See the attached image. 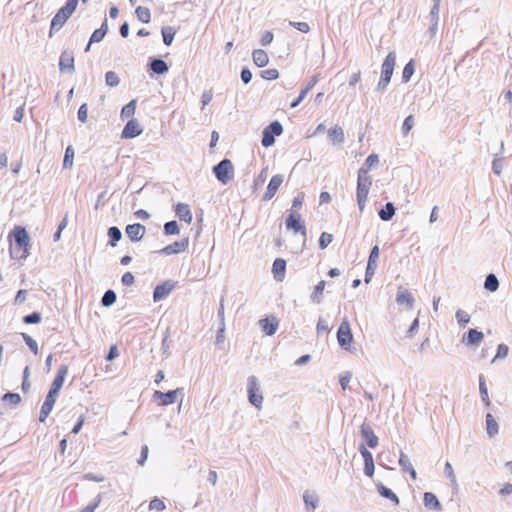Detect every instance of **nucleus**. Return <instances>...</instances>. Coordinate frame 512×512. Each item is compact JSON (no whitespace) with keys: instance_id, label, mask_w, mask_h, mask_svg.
<instances>
[{"instance_id":"f257e3e1","label":"nucleus","mask_w":512,"mask_h":512,"mask_svg":"<svg viewBox=\"0 0 512 512\" xmlns=\"http://www.w3.org/2000/svg\"><path fill=\"white\" fill-rule=\"evenodd\" d=\"M15 250L10 249L11 257L26 259L29 256L30 237L24 227L16 226L13 230Z\"/></svg>"},{"instance_id":"f03ea898","label":"nucleus","mask_w":512,"mask_h":512,"mask_svg":"<svg viewBox=\"0 0 512 512\" xmlns=\"http://www.w3.org/2000/svg\"><path fill=\"white\" fill-rule=\"evenodd\" d=\"M372 180L366 168L358 170L356 199L360 212L364 211Z\"/></svg>"},{"instance_id":"7ed1b4c3","label":"nucleus","mask_w":512,"mask_h":512,"mask_svg":"<svg viewBox=\"0 0 512 512\" xmlns=\"http://www.w3.org/2000/svg\"><path fill=\"white\" fill-rule=\"evenodd\" d=\"M396 63V55L394 52L388 53V55L385 57L382 67H381V77L380 80L376 86V91L378 92H384L389 85L394 67Z\"/></svg>"},{"instance_id":"20e7f679","label":"nucleus","mask_w":512,"mask_h":512,"mask_svg":"<svg viewBox=\"0 0 512 512\" xmlns=\"http://www.w3.org/2000/svg\"><path fill=\"white\" fill-rule=\"evenodd\" d=\"M213 174L216 179L226 185L233 179L234 176V166L230 159L224 158L218 164L213 166Z\"/></svg>"},{"instance_id":"39448f33","label":"nucleus","mask_w":512,"mask_h":512,"mask_svg":"<svg viewBox=\"0 0 512 512\" xmlns=\"http://www.w3.org/2000/svg\"><path fill=\"white\" fill-rule=\"evenodd\" d=\"M248 400L254 407L260 409L263 403V395L256 376L252 375L247 380Z\"/></svg>"},{"instance_id":"423d86ee","label":"nucleus","mask_w":512,"mask_h":512,"mask_svg":"<svg viewBox=\"0 0 512 512\" xmlns=\"http://www.w3.org/2000/svg\"><path fill=\"white\" fill-rule=\"evenodd\" d=\"M283 132V126L278 121H272L268 126L263 129L261 144L263 147L268 148L275 143V137L280 136Z\"/></svg>"},{"instance_id":"0eeeda50","label":"nucleus","mask_w":512,"mask_h":512,"mask_svg":"<svg viewBox=\"0 0 512 512\" xmlns=\"http://www.w3.org/2000/svg\"><path fill=\"white\" fill-rule=\"evenodd\" d=\"M68 373V366L67 365H61L57 371V374L52 381V384L50 386V389L48 391V394L46 395L47 398L52 399L54 401L57 400V397L59 395V392L64 384L65 378Z\"/></svg>"},{"instance_id":"6e6552de","label":"nucleus","mask_w":512,"mask_h":512,"mask_svg":"<svg viewBox=\"0 0 512 512\" xmlns=\"http://www.w3.org/2000/svg\"><path fill=\"white\" fill-rule=\"evenodd\" d=\"M337 340L341 348L350 350V346L353 341V334L351 331L350 323L347 319H344L338 328Z\"/></svg>"},{"instance_id":"1a4fd4ad","label":"nucleus","mask_w":512,"mask_h":512,"mask_svg":"<svg viewBox=\"0 0 512 512\" xmlns=\"http://www.w3.org/2000/svg\"><path fill=\"white\" fill-rule=\"evenodd\" d=\"M285 225L288 230H292L294 233H301L303 236H306L307 234L305 223L302 220L301 215L295 210H290L285 220Z\"/></svg>"},{"instance_id":"9d476101","label":"nucleus","mask_w":512,"mask_h":512,"mask_svg":"<svg viewBox=\"0 0 512 512\" xmlns=\"http://www.w3.org/2000/svg\"><path fill=\"white\" fill-rule=\"evenodd\" d=\"M184 394L183 388H177L175 390H169L167 392H162L159 390H156L153 394V398L155 400H160L159 405L161 406H168L171 404H174L177 400L178 395Z\"/></svg>"},{"instance_id":"9b49d317","label":"nucleus","mask_w":512,"mask_h":512,"mask_svg":"<svg viewBox=\"0 0 512 512\" xmlns=\"http://www.w3.org/2000/svg\"><path fill=\"white\" fill-rule=\"evenodd\" d=\"M71 16V13L60 8L51 20L49 37H52L54 32L59 31Z\"/></svg>"},{"instance_id":"f8f14e48","label":"nucleus","mask_w":512,"mask_h":512,"mask_svg":"<svg viewBox=\"0 0 512 512\" xmlns=\"http://www.w3.org/2000/svg\"><path fill=\"white\" fill-rule=\"evenodd\" d=\"M143 129L138 123V121L135 118H131L128 120V122L125 124L122 133L121 138L122 139H133L140 134H142Z\"/></svg>"},{"instance_id":"ddd939ff","label":"nucleus","mask_w":512,"mask_h":512,"mask_svg":"<svg viewBox=\"0 0 512 512\" xmlns=\"http://www.w3.org/2000/svg\"><path fill=\"white\" fill-rule=\"evenodd\" d=\"M175 282L171 280L164 281L161 284H158L153 291V300L154 302H159L165 299L174 289Z\"/></svg>"},{"instance_id":"4468645a","label":"nucleus","mask_w":512,"mask_h":512,"mask_svg":"<svg viewBox=\"0 0 512 512\" xmlns=\"http://www.w3.org/2000/svg\"><path fill=\"white\" fill-rule=\"evenodd\" d=\"M284 181V176L281 174H276L272 176L270 179L266 192L263 195V201H269L271 200L275 194L277 193L279 187L282 185Z\"/></svg>"},{"instance_id":"2eb2a0df","label":"nucleus","mask_w":512,"mask_h":512,"mask_svg":"<svg viewBox=\"0 0 512 512\" xmlns=\"http://www.w3.org/2000/svg\"><path fill=\"white\" fill-rule=\"evenodd\" d=\"M59 70L62 73H72L75 70L73 52L64 50L59 58Z\"/></svg>"},{"instance_id":"dca6fc26","label":"nucleus","mask_w":512,"mask_h":512,"mask_svg":"<svg viewBox=\"0 0 512 512\" xmlns=\"http://www.w3.org/2000/svg\"><path fill=\"white\" fill-rule=\"evenodd\" d=\"M189 245V238H183L180 241H175L172 244H169L162 248L159 253L163 255H173L184 252Z\"/></svg>"},{"instance_id":"f3484780","label":"nucleus","mask_w":512,"mask_h":512,"mask_svg":"<svg viewBox=\"0 0 512 512\" xmlns=\"http://www.w3.org/2000/svg\"><path fill=\"white\" fill-rule=\"evenodd\" d=\"M359 451L363 457L364 460V474L368 477H372L374 475V460L372 453L364 446V444H361L359 446Z\"/></svg>"},{"instance_id":"a211bd4d","label":"nucleus","mask_w":512,"mask_h":512,"mask_svg":"<svg viewBox=\"0 0 512 512\" xmlns=\"http://www.w3.org/2000/svg\"><path fill=\"white\" fill-rule=\"evenodd\" d=\"M146 228L140 223L129 224L125 228V233L132 242H139L145 235Z\"/></svg>"},{"instance_id":"6ab92c4d","label":"nucleus","mask_w":512,"mask_h":512,"mask_svg":"<svg viewBox=\"0 0 512 512\" xmlns=\"http://www.w3.org/2000/svg\"><path fill=\"white\" fill-rule=\"evenodd\" d=\"M360 433L368 447L375 448L378 445V437L369 424L364 422L360 427Z\"/></svg>"},{"instance_id":"aec40b11","label":"nucleus","mask_w":512,"mask_h":512,"mask_svg":"<svg viewBox=\"0 0 512 512\" xmlns=\"http://www.w3.org/2000/svg\"><path fill=\"white\" fill-rule=\"evenodd\" d=\"M396 302L398 305H405L408 310H411L413 309L415 299L407 289L400 287L396 295Z\"/></svg>"},{"instance_id":"412c9836","label":"nucleus","mask_w":512,"mask_h":512,"mask_svg":"<svg viewBox=\"0 0 512 512\" xmlns=\"http://www.w3.org/2000/svg\"><path fill=\"white\" fill-rule=\"evenodd\" d=\"M278 324L279 323H278V320L276 319V317H271V318L266 317L259 321V325H260L261 329L268 336H272L276 333Z\"/></svg>"},{"instance_id":"4be33fe9","label":"nucleus","mask_w":512,"mask_h":512,"mask_svg":"<svg viewBox=\"0 0 512 512\" xmlns=\"http://www.w3.org/2000/svg\"><path fill=\"white\" fill-rule=\"evenodd\" d=\"M175 214L181 221L188 224L192 222V212L188 204L177 203L175 206Z\"/></svg>"},{"instance_id":"5701e85b","label":"nucleus","mask_w":512,"mask_h":512,"mask_svg":"<svg viewBox=\"0 0 512 512\" xmlns=\"http://www.w3.org/2000/svg\"><path fill=\"white\" fill-rule=\"evenodd\" d=\"M149 68L158 75H163L169 70L168 64L161 58H151L149 61Z\"/></svg>"},{"instance_id":"b1692460","label":"nucleus","mask_w":512,"mask_h":512,"mask_svg":"<svg viewBox=\"0 0 512 512\" xmlns=\"http://www.w3.org/2000/svg\"><path fill=\"white\" fill-rule=\"evenodd\" d=\"M484 338V334L481 331H478L477 329L471 328L468 330L466 336L463 338V342H465L467 345H477L479 344Z\"/></svg>"},{"instance_id":"393cba45","label":"nucleus","mask_w":512,"mask_h":512,"mask_svg":"<svg viewBox=\"0 0 512 512\" xmlns=\"http://www.w3.org/2000/svg\"><path fill=\"white\" fill-rule=\"evenodd\" d=\"M303 501L307 510H314L319 504V497L315 491L306 490L303 493Z\"/></svg>"},{"instance_id":"a878e982","label":"nucleus","mask_w":512,"mask_h":512,"mask_svg":"<svg viewBox=\"0 0 512 512\" xmlns=\"http://www.w3.org/2000/svg\"><path fill=\"white\" fill-rule=\"evenodd\" d=\"M424 506L436 511L442 510V505L436 495L432 492H425L423 496Z\"/></svg>"},{"instance_id":"bb28decb","label":"nucleus","mask_w":512,"mask_h":512,"mask_svg":"<svg viewBox=\"0 0 512 512\" xmlns=\"http://www.w3.org/2000/svg\"><path fill=\"white\" fill-rule=\"evenodd\" d=\"M286 270V261L282 258H276L272 265V272L274 274V278L278 281H281L284 278Z\"/></svg>"},{"instance_id":"cd10ccee","label":"nucleus","mask_w":512,"mask_h":512,"mask_svg":"<svg viewBox=\"0 0 512 512\" xmlns=\"http://www.w3.org/2000/svg\"><path fill=\"white\" fill-rule=\"evenodd\" d=\"M328 138L333 144H342L345 141L344 131L342 127L335 125L328 130Z\"/></svg>"},{"instance_id":"c85d7f7f","label":"nucleus","mask_w":512,"mask_h":512,"mask_svg":"<svg viewBox=\"0 0 512 512\" xmlns=\"http://www.w3.org/2000/svg\"><path fill=\"white\" fill-rule=\"evenodd\" d=\"M253 62L257 67H265L269 62V57L263 49H256L252 52Z\"/></svg>"},{"instance_id":"c756f323","label":"nucleus","mask_w":512,"mask_h":512,"mask_svg":"<svg viewBox=\"0 0 512 512\" xmlns=\"http://www.w3.org/2000/svg\"><path fill=\"white\" fill-rule=\"evenodd\" d=\"M107 32H108L107 19H104L100 28L96 29L90 36V44L98 43V42L102 41L103 38L105 37V35L107 34Z\"/></svg>"},{"instance_id":"7c9ffc66","label":"nucleus","mask_w":512,"mask_h":512,"mask_svg":"<svg viewBox=\"0 0 512 512\" xmlns=\"http://www.w3.org/2000/svg\"><path fill=\"white\" fill-rule=\"evenodd\" d=\"M395 207L392 202H387L383 208L378 212V215L382 221L388 222L395 215Z\"/></svg>"},{"instance_id":"2f4dec72","label":"nucleus","mask_w":512,"mask_h":512,"mask_svg":"<svg viewBox=\"0 0 512 512\" xmlns=\"http://www.w3.org/2000/svg\"><path fill=\"white\" fill-rule=\"evenodd\" d=\"M326 282L324 280H321L318 282V284L314 287L313 292L310 295V300L315 304H320L323 300V291L325 289Z\"/></svg>"},{"instance_id":"473e14b6","label":"nucleus","mask_w":512,"mask_h":512,"mask_svg":"<svg viewBox=\"0 0 512 512\" xmlns=\"http://www.w3.org/2000/svg\"><path fill=\"white\" fill-rule=\"evenodd\" d=\"M107 235L109 237L108 245L116 247L117 243L122 239V232L117 226L108 228Z\"/></svg>"},{"instance_id":"72a5a7b5","label":"nucleus","mask_w":512,"mask_h":512,"mask_svg":"<svg viewBox=\"0 0 512 512\" xmlns=\"http://www.w3.org/2000/svg\"><path fill=\"white\" fill-rule=\"evenodd\" d=\"M479 393L482 402L485 404L486 407H489L491 405V401L488 395V389L483 374L479 375Z\"/></svg>"},{"instance_id":"f704fd0d","label":"nucleus","mask_w":512,"mask_h":512,"mask_svg":"<svg viewBox=\"0 0 512 512\" xmlns=\"http://www.w3.org/2000/svg\"><path fill=\"white\" fill-rule=\"evenodd\" d=\"M486 431L489 437H493L499 432V425L491 413L486 414Z\"/></svg>"},{"instance_id":"c9c22d12","label":"nucleus","mask_w":512,"mask_h":512,"mask_svg":"<svg viewBox=\"0 0 512 512\" xmlns=\"http://www.w3.org/2000/svg\"><path fill=\"white\" fill-rule=\"evenodd\" d=\"M377 491L382 497L390 499L395 504H399L398 496L390 488L386 487L382 483L377 484Z\"/></svg>"},{"instance_id":"e433bc0d","label":"nucleus","mask_w":512,"mask_h":512,"mask_svg":"<svg viewBox=\"0 0 512 512\" xmlns=\"http://www.w3.org/2000/svg\"><path fill=\"white\" fill-rule=\"evenodd\" d=\"M439 7H431L430 13H429V20H430V27L429 31L432 35H434L437 31L438 22H439Z\"/></svg>"},{"instance_id":"4c0bfd02","label":"nucleus","mask_w":512,"mask_h":512,"mask_svg":"<svg viewBox=\"0 0 512 512\" xmlns=\"http://www.w3.org/2000/svg\"><path fill=\"white\" fill-rule=\"evenodd\" d=\"M499 288V280L495 274L489 273L484 281V289L489 292H496Z\"/></svg>"},{"instance_id":"58836bf2","label":"nucleus","mask_w":512,"mask_h":512,"mask_svg":"<svg viewBox=\"0 0 512 512\" xmlns=\"http://www.w3.org/2000/svg\"><path fill=\"white\" fill-rule=\"evenodd\" d=\"M161 34L163 37V43L166 46H170L174 40L176 29L172 26H163L161 29Z\"/></svg>"},{"instance_id":"ea45409f","label":"nucleus","mask_w":512,"mask_h":512,"mask_svg":"<svg viewBox=\"0 0 512 512\" xmlns=\"http://www.w3.org/2000/svg\"><path fill=\"white\" fill-rule=\"evenodd\" d=\"M135 110H136V100L133 99L122 107L121 114H120L121 118L126 119L129 117H132L135 114Z\"/></svg>"},{"instance_id":"a19ab883","label":"nucleus","mask_w":512,"mask_h":512,"mask_svg":"<svg viewBox=\"0 0 512 512\" xmlns=\"http://www.w3.org/2000/svg\"><path fill=\"white\" fill-rule=\"evenodd\" d=\"M116 299V293L113 290L108 289L101 298V304L104 307H110L116 302Z\"/></svg>"},{"instance_id":"79ce46f5","label":"nucleus","mask_w":512,"mask_h":512,"mask_svg":"<svg viewBox=\"0 0 512 512\" xmlns=\"http://www.w3.org/2000/svg\"><path fill=\"white\" fill-rule=\"evenodd\" d=\"M136 16L139 21L149 23L151 20V13L147 7L138 6L135 10Z\"/></svg>"},{"instance_id":"37998d69","label":"nucleus","mask_w":512,"mask_h":512,"mask_svg":"<svg viewBox=\"0 0 512 512\" xmlns=\"http://www.w3.org/2000/svg\"><path fill=\"white\" fill-rule=\"evenodd\" d=\"M415 72L414 61L411 59L403 68L402 82L407 83Z\"/></svg>"},{"instance_id":"c03bdc74","label":"nucleus","mask_w":512,"mask_h":512,"mask_svg":"<svg viewBox=\"0 0 512 512\" xmlns=\"http://www.w3.org/2000/svg\"><path fill=\"white\" fill-rule=\"evenodd\" d=\"M21 400V396L18 393L7 392L2 396V401L9 403L13 407L18 405Z\"/></svg>"},{"instance_id":"a18cd8bd","label":"nucleus","mask_w":512,"mask_h":512,"mask_svg":"<svg viewBox=\"0 0 512 512\" xmlns=\"http://www.w3.org/2000/svg\"><path fill=\"white\" fill-rule=\"evenodd\" d=\"M105 82L109 87H116L120 83V78L114 71H108L105 74Z\"/></svg>"},{"instance_id":"49530a36","label":"nucleus","mask_w":512,"mask_h":512,"mask_svg":"<svg viewBox=\"0 0 512 512\" xmlns=\"http://www.w3.org/2000/svg\"><path fill=\"white\" fill-rule=\"evenodd\" d=\"M74 149L71 145H69L65 150V155L63 159V168H70L73 165L74 159Z\"/></svg>"},{"instance_id":"de8ad7c7","label":"nucleus","mask_w":512,"mask_h":512,"mask_svg":"<svg viewBox=\"0 0 512 512\" xmlns=\"http://www.w3.org/2000/svg\"><path fill=\"white\" fill-rule=\"evenodd\" d=\"M164 233L166 235H176L179 233V225L177 221L171 220L164 224Z\"/></svg>"},{"instance_id":"09e8293b","label":"nucleus","mask_w":512,"mask_h":512,"mask_svg":"<svg viewBox=\"0 0 512 512\" xmlns=\"http://www.w3.org/2000/svg\"><path fill=\"white\" fill-rule=\"evenodd\" d=\"M455 317L460 327H465L470 322V315L461 309L456 311Z\"/></svg>"},{"instance_id":"8fccbe9b","label":"nucleus","mask_w":512,"mask_h":512,"mask_svg":"<svg viewBox=\"0 0 512 512\" xmlns=\"http://www.w3.org/2000/svg\"><path fill=\"white\" fill-rule=\"evenodd\" d=\"M21 335H22V338L25 341L26 345L31 350V352L33 354L37 355L39 352L37 342L30 335H28L26 333H21Z\"/></svg>"},{"instance_id":"3c124183","label":"nucleus","mask_w":512,"mask_h":512,"mask_svg":"<svg viewBox=\"0 0 512 512\" xmlns=\"http://www.w3.org/2000/svg\"><path fill=\"white\" fill-rule=\"evenodd\" d=\"M378 163H379L378 155L375 153H372L366 158V160L361 168H366V172L369 173V169L376 166Z\"/></svg>"},{"instance_id":"603ef678","label":"nucleus","mask_w":512,"mask_h":512,"mask_svg":"<svg viewBox=\"0 0 512 512\" xmlns=\"http://www.w3.org/2000/svg\"><path fill=\"white\" fill-rule=\"evenodd\" d=\"M41 314L37 311L35 312H32L28 315H25L23 318H22V321L25 323V324H38L40 321H41Z\"/></svg>"},{"instance_id":"864d4df0","label":"nucleus","mask_w":512,"mask_h":512,"mask_svg":"<svg viewBox=\"0 0 512 512\" xmlns=\"http://www.w3.org/2000/svg\"><path fill=\"white\" fill-rule=\"evenodd\" d=\"M332 240H333L332 234H330L328 232H323L319 238V248L322 250L327 248L328 245L332 242Z\"/></svg>"},{"instance_id":"5fc2aeb1","label":"nucleus","mask_w":512,"mask_h":512,"mask_svg":"<svg viewBox=\"0 0 512 512\" xmlns=\"http://www.w3.org/2000/svg\"><path fill=\"white\" fill-rule=\"evenodd\" d=\"M509 348L506 344H499L497 347V352L495 357L492 359V363H494L497 359L505 358L508 355Z\"/></svg>"},{"instance_id":"6e6d98bb","label":"nucleus","mask_w":512,"mask_h":512,"mask_svg":"<svg viewBox=\"0 0 512 512\" xmlns=\"http://www.w3.org/2000/svg\"><path fill=\"white\" fill-rule=\"evenodd\" d=\"M217 316L220 319L219 332H224L225 322H224V298L223 297L220 299Z\"/></svg>"},{"instance_id":"4d7b16f0","label":"nucleus","mask_w":512,"mask_h":512,"mask_svg":"<svg viewBox=\"0 0 512 512\" xmlns=\"http://www.w3.org/2000/svg\"><path fill=\"white\" fill-rule=\"evenodd\" d=\"M376 268H377V264L369 263V262L367 263L365 277H364L365 283L368 284L371 281L373 275L375 274Z\"/></svg>"},{"instance_id":"13d9d810","label":"nucleus","mask_w":512,"mask_h":512,"mask_svg":"<svg viewBox=\"0 0 512 512\" xmlns=\"http://www.w3.org/2000/svg\"><path fill=\"white\" fill-rule=\"evenodd\" d=\"M413 125H414V116L413 115L407 116L402 124V133L404 136L410 132Z\"/></svg>"},{"instance_id":"bf43d9fd","label":"nucleus","mask_w":512,"mask_h":512,"mask_svg":"<svg viewBox=\"0 0 512 512\" xmlns=\"http://www.w3.org/2000/svg\"><path fill=\"white\" fill-rule=\"evenodd\" d=\"M169 336H170V328L168 327L165 331V336L162 340V350H163V354L166 355V356H169V348H170V344H171V340H169Z\"/></svg>"},{"instance_id":"052dcab7","label":"nucleus","mask_w":512,"mask_h":512,"mask_svg":"<svg viewBox=\"0 0 512 512\" xmlns=\"http://www.w3.org/2000/svg\"><path fill=\"white\" fill-rule=\"evenodd\" d=\"M261 77L265 80H275L279 77V72L277 69H267L261 71Z\"/></svg>"},{"instance_id":"680f3d73","label":"nucleus","mask_w":512,"mask_h":512,"mask_svg":"<svg viewBox=\"0 0 512 512\" xmlns=\"http://www.w3.org/2000/svg\"><path fill=\"white\" fill-rule=\"evenodd\" d=\"M166 508L165 503L159 498L155 497L150 501L149 509L163 511Z\"/></svg>"},{"instance_id":"e2e57ef3","label":"nucleus","mask_w":512,"mask_h":512,"mask_svg":"<svg viewBox=\"0 0 512 512\" xmlns=\"http://www.w3.org/2000/svg\"><path fill=\"white\" fill-rule=\"evenodd\" d=\"M101 499H102V494L99 493L96 498L94 499V501L90 504H88L82 511L80 512H94L95 509L99 506L100 502H101Z\"/></svg>"},{"instance_id":"0e129e2a","label":"nucleus","mask_w":512,"mask_h":512,"mask_svg":"<svg viewBox=\"0 0 512 512\" xmlns=\"http://www.w3.org/2000/svg\"><path fill=\"white\" fill-rule=\"evenodd\" d=\"M87 115H88V106L86 103H83L77 112V118L80 122L85 123L87 121Z\"/></svg>"},{"instance_id":"69168bd1","label":"nucleus","mask_w":512,"mask_h":512,"mask_svg":"<svg viewBox=\"0 0 512 512\" xmlns=\"http://www.w3.org/2000/svg\"><path fill=\"white\" fill-rule=\"evenodd\" d=\"M399 465L401 466V468L404 472H407L410 468L413 467L409 458L403 452H401V455L399 458Z\"/></svg>"},{"instance_id":"338daca9","label":"nucleus","mask_w":512,"mask_h":512,"mask_svg":"<svg viewBox=\"0 0 512 512\" xmlns=\"http://www.w3.org/2000/svg\"><path fill=\"white\" fill-rule=\"evenodd\" d=\"M289 24L302 33H307L310 30V27H309L308 23H306V22L290 21Z\"/></svg>"},{"instance_id":"774afa93","label":"nucleus","mask_w":512,"mask_h":512,"mask_svg":"<svg viewBox=\"0 0 512 512\" xmlns=\"http://www.w3.org/2000/svg\"><path fill=\"white\" fill-rule=\"evenodd\" d=\"M316 330L318 334L325 333L329 331V325L327 321H325L323 318H319L316 326Z\"/></svg>"}]
</instances>
